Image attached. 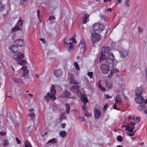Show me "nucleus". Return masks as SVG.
<instances>
[{
	"label": "nucleus",
	"mask_w": 147,
	"mask_h": 147,
	"mask_svg": "<svg viewBox=\"0 0 147 147\" xmlns=\"http://www.w3.org/2000/svg\"><path fill=\"white\" fill-rule=\"evenodd\" d=\"M40 40L41 41H42L44 43H45V39L43 38H41L40 39Z\"/></svg>",
	"instance_id": "e2e57ef3"
},
{
	"label": "nucleus",
	"mask_w": 147,
	"mask_h": 147,
	"mask_svg": "<svg viewBox=\"0 0 147 147\" xmlns=\"http://www.w3.org/2000/svg\"><path fill=\"white\" fill-rule=\"evenodd\" d=\"M94 117L96 119H98L101 113L97 109H94Z\"/></svg>",
	"instance_id": "4468645a"
},
{
	"label": "nucleus",
	"mask_w": 147,
	"mask_h": 147,
	"mask_svg": "<svg viewBox=\"0 0 147 147\" xmlns=\"http://www.w3.org/2000/svg\"><path fill=\"white\" fill-rule=\"evenodd\" d=\"M21 28L16 25L12 28L11 32L12 33L14 32L19 30H20Z\"/></svg>",
	"instance_id": "cd10ccee"
},
{
	"label": "nucleus",
	"mask_w": 147,
	"mask_h": 147,
	"mask_svg": "<svg viewBox=\"0 0 147 147\" xmlns=\"http://www.w3.org/2000/svg\"><path fill=\"white\" fill-rule=\"evenodd\" d=\"M15 43L16 44V45L18 47H21L24 46L25 45L24 41L20 39L16 40L15 41Z\"/></svg>",
	"instance_id": "f8f14e48"
},
{
	"label": "nucleus",
	"mask_w": 147,
	"mask_h": 147,
	"mask_svg": "<svg viewBox=\"0 0 147 147\" xmlns=\"http://www.w3.org/2000/svg\"><path fill=\"white\" fill-rule=\"evenodd\" d=\"M145 73L146 78H147V67L145 69Z\"/></svg>",
	"instance_id": "338daca9"
},
{
	"label": "nucleus",
	"mask_w": 147,
	"mask_h": 147,
	"mask_svg": "<svg viewBox=\"0 0 147 147\" xmlns=\"http://www.w3.org/2000/svg\"><path fill=\"white\" fill-rule=\"evenodd\" d=\"M69 40H72V43H76V39L74 38H69Z\"/></svg>",
	"instance_id": "864d4df0"
},
{
	"label": "nucleus",
	"mask_w": 147,
	"mask_h": 147,
	"mask_svg": "<svg viewBox=\"0 0 147 147\" xmlns=\"http://www.w3.org/2000/svg\"><path fill=\"white\" fill-rule=\"evenodd\" d=\"M123 127H126L125 130L127 131L130 128V125L129 124L127 125H125L124 126H123Z\"/></svg>",
	"instance_id": "49530a36"
},
{
	"label": "nucleus",
	"mask_w": 147,
	"mask_h": 147,
	"mask_svg": "<svg viewBox=\"0 0 147 147\" xmlns=\"http://www.w3.org/2000/svg\"><path fill=\"white\" fill-rule=\"evenodd\" d=\"M138 31H139L140 32H142L143 31L142 28L140 26H139L138 27Z\"/></svg>",
	"instance_id": "bf43d9fd"
},
{
	"label": "nucleus",
	"mask_w": 147,
	"mask_h": 147,
	"mask_svg": "<svg viewBox=\"0 0 147 147\" xmlns=\"http://www.w3.org/2000/svg\"><path fill=\"white\" fill-rule=\"evenodd\" d=\"M24 55L20 52L18 53L16 55L12 56V58L15 60L19 64L24 66L27 62L24 59Z\"/></svg>",
	"instance_id": "7ed1b4c3"
},
{
	"label": "nucleus",
	"mask_w": 147,
	"mask_h": 147,
	"mask_svg": "<svg viewBox=\"0 0 147 147\" xmlns=\"http://www.w3.org/2000/svg\"><path fill=\"white\" fill-rule=\"evenodd\" d=\"M146 108V105L145 103H143L140 104L138 107V110L140 111H143Z\"/></svg>",
	"instance_id": "4be33fe9"
},
{
	"label": "nucleus",
	"mask_w": 147,
	"mask_h": 147,
	"mask_svg": "<svg viewBox=\"0 0 147 147\" xmlns=\"http://www.w3.org/2000/svg\"><path fill=\"white\" fill-rule=\"evenodd\" d=\"M87 104H85L83 105L82 106V108L83 109L84 111H86V105Z\"/></svg>",
	"instance_id": "8fccbe9b"
},
{
	"label": "nucleus",
	"mask_w": 147,
	"mask_h": 147,
	"mask_svg": "<svg viewBox=\"0 0 147 147\" xmlns=\"http://www.w3.org/2000/svg\"><path fill=\"white\" fill-rule=\"evenodd\" d=\"M16 140L17 142V143L18 144H20L21 143V141L17 137L16 138Z\"/></svg>",
	"instance_id": "6e6d98bb"
},
{
	"label": "nucleus",
	"mask_w": 147,
	"mask_h": 147,
	"mask_svg": "<svg viewBox=\"0 0 147 147\" xmlns=\"http://www.w3.org/2000/svg\"><path fill=\"white\" fill-rule=\"evenodd\" d=\"M101 18L105 21H107L109 20V18L106 15H102L100 17Z\"/></svg>",
	"instance_id": "72a5a7b5"
},
{
	"label": "nucleus",
	"mask_w": 147,
	"mask_h": 147,
	"mask_svg": "<svg viewBox=\"0 0 147 147\" xmlns=\"http://www.w3.org/2000/svg\"><path fill=\"white\" fill-rule=\"evenodd\" d=\"M23 22V20H22L21 17H20L16 25L21 28L22 27Z\"/></svg>",
	"instance_id": "5701e85b"
},
{
	"label": "nucleus",
	"mask_w": 147,
	"mask_h": 147,
	"mask_svg": "<svg viewBox=\"0 0 147 147\" xmlns=\"http://www.w3.org/2000/svg\"><path fill=\"white\" fill-rule=\"evenodd\" d=\"M51 98H53L54 99H56V98L55 96H52L50 93H48L47 94V95H45V98L47 101H48Z\"/></svg>",
	"instance_id": "a211bd4d"
},
{
	"label": "nucleus",
	"mask_w": 147,
	"mask_h": 147,
	"mask_svg": "<svg viewBox=\"0 0 147 147\" xmlns=\"http://www.w3.org/2000/svg\"><path fill=\"white\" fill-rule=\"evenodd\" d=\"M55 19V18L54 16H50L49 18V20H53Z\"/></svg>",
	"instance_id": "603ef678"
},
{
	"label": "nucleus",
	"mask_w": 147,
	"mask_h": 147,
	"mask_svg": "<svg viewBox=\"0 0 147 147\" xmlns=\"http://www.w3.org/2000/svg\"><path fill=\"white\" fill-rule=\"evenodd\" d=\"M6 134L5 132H0V135L1 136H4Z\"/></svg>",
	"instance_id": "052dcab7"
},
{
	"label": "nucleus",
	"mask_w": 147,
	"mask_h": 147,
	"mask_svg": "<svg viewBox=\"0 0 147 147\" xmlns=\"http://www.w3.org/2000/svg\"><path fill=\"white\" fill-rule=\"evenodd\" d=\"M18 46L15 45H13L9 48V49L11 52H13L14 53L17 52L18 49Z\"/></svg>",
	"instance_id": "f3484780"
},
{
	"label": "nucleus",
	"mask_w": 147,
	"mask_h": 147,
	"mask_svg": "<svg viewBox=\"0 0 147 147\" xmlns=\"http://www.w3.org/2000/svg\"><path fill=\"white\" fill-rule=\"evenodd\" d=\"M85 116L87 117H91V113L88 112L87 110L85 111Z\"/></svg>",
	"instance_id": "c9c22d12"
},
{
	"label": "nucleus",
	"mask_w": 147,
	"mask_h": 147,
	"mask_svg": "<svg viewBox=\"0 0 147 147\" xmlns=\"http://www.w3.org/2000/svg\"><path fill=\"white\" fill-rule=\"evenodd\" d=\"M136 131V130L135 131L134 133H133V134H127V135L128 136H133L134 135Z\"/></svg>",
	"instance_id": "4d7b16f0"
},
{
	"label": "nucleus",
	"mask_w": 147,
	"mask_h": 147,
	"mask_svg": "<svg viewBox=\"0 0 147 147\" xmlns=\"http://www.w3.org/2000/svg\"><path fill=\"white\" fill-rule=\"evenodd\" d=\"M63 42L65 45V47H68L69 52H71V50L73 49V46L72 43L69 42L68 43L67 39L65 38L64 39Z\"/></svg>",
	"instance_id": "0eeeda50"
},
{
	"label": "nucleus",
	"mask_w": 147,
	"mask_h": 147,
	"mask_svg": "<svg viewBox=\"0 0 147 147\" xmlns=\"http://www.w3.org/2000/svg\"><path fill=\"white\" fill-rule=\"evenodd\" d=\"M104 96L105 97V98L106 99L109 98H112V96H110L109 95L106 94H105L104 95Z\"/></svg>",
	"instance_id": "5fc2aeb1"
},
{
	"label": "nucleus",
	"mask_w": 147,
	"mask_h": 147,
	"mask_svg": "<svg viewBox=\"0 0 147 147\" xmlns=\"http://www.w3.org/2000/svg\"><path fill=\"white\" fill-rule=\"evenodd\" d=\"M101 80H99L98 83V86L99 88L102 91H105L106 90V88L103 87L100 84Z\"/></svg>",
	"instance_id": "473e14b6"
},
{
	"label": "nucleus",
	"mask_w": 147,
	"mask_h": 147,
	"mask_svg": "<svg viewBox=\"0 0 147 147\" xmlns=\"http://www.w3.org/2000/svg\"><path fill=\"white\" fill-rule=\"evenodd\" d=\"M54 75L57 77H60L63 74L62 72L59 69H55L54 70Z\"/></svg>",
	"instance_id": "9b49d317"
},
{
	"label": "nucleus",
	"mask_w": 147,
	"mask_h": 147,
	"mask_svg": "<svg viewBox=\"0 0 147 147\" xmlns=\"http://www.w3.org/2000/svg\"><path fill=\"white\" fill-rule=\"evenodd\" d=\"M65 106L66 108V111L65 112V113H67L68 115L69 114L70 110V107L69 104L68 103H67L65 105Z\"/></svg>",
	"instance_id": "393cba45"
},
{
	"label": "nucleus",
	"mask_w": 147,
	"mask_h": 147,
	"mask_svg": "<svg viewBox=\"0 0 147 147\" xmlns=\"http://www.w3.org/2000/svg\"><path fill=\"white\" fill-rule=\"evenodd\" d=\"M19 72H21L22 73H20V75L17 74L16 77L14 78V81L16 83H22L23 81L22 79H24L28 78L29 70L28 69L27 66H23L19 69Z\"/></svg>",
	"instance_id": "f03ea898"
},
{
	"label": "nucleus",
	"mask_w": 147,
	"mask_h": 147,
	"mask_svg": "<svg viewBox=\"0 0 147 147\" xmlns=\"http://www.w3.org/2000/svg\"><path fill=\"white\" fill-rule=\"evenodd\" d=\"M111 50V48L108 47H102L100 59H103L105 61L106 63L109 65L111 64L112 67H114L115 59L113 54L110 51Z\"/></svg>",
	"instance_id": "f257e3e1"
},
{
	"label": "nucleus",
	"mask_w": 147,
	"mask_h": 147,
	"mask_svg": "<svg viewBox=\"0 0 147 147\" xmlns=\"http://www.w3.org/2000/svg\"><path fill=\"white\" fill-rule=\"evenodd\" d=\"M74 67H75L76 69L78 71L80 70V68L79 66L78 63L77 62H75L74 63Z\"/></svg>",
	"instance_id": "f704fd0d"
},
{
	"label": "nucleus",
	"mask_w": 147,
	"mask_h": 147,
	"mask_svg": "<svg viewBox=\"0 0 147 147\" xmlns=\"http://www.w3.org/2000/svg\"><path fill=\"white\" fill-rule=\"evenodd\" d=\"M135 121L137 122H139L140 121V118L139 117H136Z\"/></svg>",
	"instance_id": "0e129e2a"
},
{
	"label": "nucleus",
	"mask_w": 147,
	"mask_h": 147,
	"mask_svg": "<svg viewBox=\"0 0 147 147\" xmlns=\"http://www.w3.org/2000/svg\"><path fill=\"white\" fill-rule=\"evenodd\" d=\"M70 95V92L67 90H66L64 91L61 95V96L63 98H69Z\"/></svg>",
	"instance_id": "2eb2a0df"
},
{
	"label": "nucleus",
	"mask_w": 147,
	"mask_h": 147,
	"mask_svg": "<svg viewBox=\"0 0 147 147\" xmlns=\"http://www.w3.org/2000/svg\"><path fill=\"white\" fill-rule=\"evenodd\" d=\"M128 51L125 50H122L120 51L121 56L122 57H126L128 55Z\"/></svg>",
	"instance_id": "412c9836"
},
{
	"label": "nucleus",
	"mask_w": 147,
	"mask_h": 147,
	"mask_svg": "<svg viewBox=\"0 0 147 147\" xmlns=\"http://www.w3.org/2000/svg\"><path fill=\"white\" fill-rule=\"evenodd\" d=\"M111 71L114 74V73H117L119 72V70L117 68H114L112 69Z\"/></svg>",
	"instance_id": "c03bdc74"
},
{
	"label": "nucleus",
	"mask_w": 147,
	"mask_h": 147,
	"mask_svg": "<svg viewBox=\"0 0 147 147\" xmlns=\"http://www.w3.org/2000/svg\"><path fill=\"white\" fill-rule=\"evenodd\" d=\"M34 110V109L33 108L29 109L28 110V111L30 112H32Z\"/></svg>",
	"instance_id": "774afa93"
},
{
	"label": "nucleus",
	"mask_w": 147,
	"mask_h": 147,
	"mask_svg": "<svg viewBox=\"0 0 147 147\" xmlns=\"http://www.w3.org/2000/svg\"><path fill=\"white\" fill-rule=\"evenodd\" d=\"M65 118V116L64 115V113L61 114V115L60 116V117L59 118V120H62L63 119H64Z\"/></svg>",
	"instance_id": "58836bf2"
},
{
	"label": "nucleus",
	"mask_w": 147,
	"mask_h": 147,
	"mask_svg": "<svg viewBox=\"0 0 147 147\" xmlns=\"http://www.w3.org/2000/svg\"><path fill=\"white\" fill-rule=\"evenodd\" d=\"M28 0H20V5L22 7H24L27 4Z\"/></svg>",
	"instance_id": "bb28decb"
},
{
	"label": "nucleus",
	"mask_w": 147,
	"mask_h": 147,
	"mask_svg": "<svg viewBox=\"0 0 147 147\" xmlns=\"http://www.w3.org/2000/svg\"><path fill=\"white\" fill-rule=\"evenodd\" d=\"M80 96H81V100L83 102L84 104H87V102H88V100L87 98L84 95H82V94H81L80 95L79 97Z\"/></svg>",
	"instance_id": "6ab92c4d"
},
{
	"label": "nucleus",
	"mask_w": 147,
	"mask_h": 147,
	"mask_svg": "<svg viewBox=\"0 0 147 147\" xmlns=\"http://www.w3.org/2000/svg\"><path fill=\"white\" fill-rule=\"evenodd\" d=\"M116 104L117 103H115L113 104V108L114 109L118 110H119L117 107V105Z\"/></svg>",
	"instance_id": "13d9d810"
},
{
	"label": "nucleus",
	"mask_w": 147,
	"mask_h": 147,
	"mask_svg": "<svg viewBox=\"0 0 147 147\" xmlns=\"http://www.w3.org/2000/svg\"><path fill=\"white\" fill-rule=\"evenodd\" d=\"M4 8V6L2 4L0 3V12L2 11Z\"/></svg>",
	"instance_id": "de8ad7c7"
},
{
	"label": "nucleus",
	"mask_w": 147,
	"mask_h": 147,
	"mask_svg": "<svg viewBox=\"0 0 147 147\" xmlns=\"http://www.w3.org/2000/svg\"><path fill=\"white\" fill-rule=\"evenodd\" d=\"M112 8H109L107 9H106L105 11H110V12H111V11H112Z\"/></svg>",
	"instance_id": "680f3d73"
},
{
	"label": "nucleus",
	"mask_w": 147,
	"mask_h": 147,
	"mask_svg": "<svg viewBox=\"0 0 147 147\" xmlns=\"http://www.w3.org/2000/svg\"><path fill=\"white\" fill-rule=\"evenodd\" d=\"M109 66L103 64L101 65V68L102 72L104 74H107L109 71Z\"/></svg>",
	"instance_id": "6e6552de"
},
{
	"label": "nucleus",
	"mask_w": 147,
	"mask_h": 147,
	"mask_svg": "<svg viewBox=\"0 0 147 147\" xmlns=\"http://www.w3.org/2000/svg\"><path fill=\"white\" fill-rule=\"evenodd\" d=\"M57 140L56 139V138H53L49 140L47 143H47H50L53 144H56L57 143Z\"/></svg>",
	"instance_id": "c85d7f7f"
},
{
	"label": "nucleus",
	"mask_w": 147,
	"mask_h": 147,
	"mask_svg": "<svg viewBox=\"0 0 147 147\" xmlns=\"http://www.w3.org/2000/svg\"><path fill=\"white\" fill-rule=\"evenodd\" d=\"M66 126V124H65V123H63L62 124H61V127H62V128H64L65 126Z\"/></svg>",
	"instance_id": "69168bd1"
},
{
	"label": "nucleus",
	"mask_w": 147,
	"mask_h": 147,
	"mask_svg": "<svg viewBox=\"0 0 147 147\" xmlns=\"http://www.w3.org/2000/svg\"><path fill=\"white\" fill-rule=\"evenodd\" d=\"M28 117H31L30 120L33 121L34 120V119L35 118L36 114L34 112H31L28 114Z\"/></svg>",
	"instance_id": "b1692460"
},
{
	"label": "nucleus",
	"mask_w": 147,
	"mask_h": 147,
	"mask_svg": "<svg viewBox=\"0 0 147 147\" xmlns=\"http://www.w3.org/2000/svg\"><path fill=\"white\" fill-rule=\"evenodd\" d=\"M67 135V133L65 131H61L59 133V135L63 138L65 137Z\"/></svg>",
	"instance_id": "7c9ffc66"
},
{
	"label": "nucleus",
	"mask_w": 147,
	"mask_h": 147,
	"mask_svg": "<svg viewBox=\"0 0 147 147\" xmlns=\"http://www.w3.org/2000/svg\"><path fill=\"white\" fill-rule=\"evenodd\" d=\"M79 86L77 85H73L70 88L71 91L72 92H76L77 95L80 96V95L81 94V92L79 90Z\"/></svg>",
	"instance_id": "1a4fd4ad"
},
{
	"label": "nucleus",
	"mask_w": 147,
	"mask_h": 147,
	"mask_svg": "<svg viewBox=\"0 0 147 147\" xmlns=\"http://www.w3.org/2000/svg\"><path fill=\"white\" fill-rule=\"evenodd\" d=\"M68 76L69 77V80L70 84H79L76 80L74 79V77L72 74L70 73L69 74Z\"/></svg>",
	"instance_id": "9d476101"
},
{
	"label": "nucleus",
	"mask_w": 147,
	"mask_h": 147,
	"mask_svg": "<svg viewBox=\"0 0 147 147\" xmlns=\"http://www.w3.org/2000/svg\"><path fill=\"white\" fill-rule=\"evenodd\" d=\"M123 138L120 135L118 136L117 138V140L118 141L121 142L122 141Z\"/></svg>",
	"instance_id": "4c0bfd02"
},
{
	"label": "nucleus",
	"mask_w": 147,
	"mask_h": 147,
	"mask_svg": "<svg viewBox=\"0 0 147 147\" xmlns=\"http://www.w3.org/2000/svg\"><path fill=\"white\" fill-rule=\"evenodd\" d=\"M93 29L95 33H100L104 29V25L102 23H97L94 24Z\"/></svg>",
	"instance_id": "20e7f679"
},
{
	"label": "nucleus",
	"mask_w": 147,
	"mask_h": 147,
	"mask_svg": "<svg viewBox=\"0 0 147 147\" xmlns=\"http://www.w3.org/2000/svg\"><path fill=\"white\" fill-rule=\"evenodd\" d=\"M134 129L132 128H129L127 130V131H128V132H129V134H133V132Z\"/></svg>",
	"instance_id": "a18cd8bd"
},
{
	"label": "nucleus",
	"mask_w": 147,
	"mask_h": 147,
	"mask_svg": "<svg viewBox=\"0 0 147 147\" xmlns=\"http://www.w3.org/2000/svg\"><path fill=\"white\" fill-rule=\"evenodd\" d=\"M115 103L119 105H121L122 104V100L119 95L118 94L116 96L115 99Z\"/></svg>",
	"instance_id": "dca6fc26"
},
{
	"label": "nucleus",
	"mask_w": 147,
	"mask_h": 147,
	"mask_svg": "<svg viewBox=\"0 0 147 147\" xmlns=\"http://www.w3.org/2000/svg\"><path fill=\"white\" fill-rule=\"evenodd\" d=\"M130 127L131 128H133V129H134L135 128L134 126L136 124L135 123L131 121L130 122Z\"/></svg>",
	"instance_id": "37998d69"
},
{
	"label": "nucleus",
	"mask_w": 147,
	"mask_h": 147,
	"mask_svg": "<svg viewBox=\"0 0 147 147\" xmlns=\"http://www.w3.org/2000/svg\"><path fill=\"white\" fill-rule=\"evenodd\" d=\"M3 145L5 147L9 144V142L7 140H3Z\"/></svg>",
	"instance_id": "e433bc0d"
},
{
	"label": "nucleus",
	"mask_w": 147,
	"mask_h": 147,
	"mask_svg": "<svg viewBox=\"0 0 147 147\" xmlns=\"http://www.w3.org/2000/svg\"><path fill=\"white\" fill-rule=\"evenodd\" d=\"M130 5V0H127L125 2V5L127 7H128Z\"/></svg>",
	"instance_id": "ea45409f"
},
{
	"label": "nucleus",
	"mask_w": 147,
	"mask_h": 147,
	"mask_svg": "<svg viewBox=\"0 0 147 147\" xmlns=\"http://www.w3.org/2000/svg\"><path fill=\"white\" fill-rule=\"evenodd\" d=\"M80 46L81 48L83 49H85L86 47V45L85 41L84 40H82L80 43Z\"/></svg>",
	"instance_id": "aec40b11"
},
{
	"label": "nucleus",
	"mask_w": 147,
	"mask_h": 147,
	"mask_svg": "<svg viewBox=\"0 0 147 147\" xmlns=\"http://www.w3.org/2000/svg\"><path fill=\"white\" fill-rule=\"evenodd\" d=\"M106 83V87L110 89L112 87V85L111 84V83L109 82V81H107L105 82Z\"/></svg>",
	"instance_id": "2f4dec72"
},
{
	"label": "nucleus",
	"mask_w": 147,
	"mask_h": 147,
	"mask_svg": "<svg viewBox=\"0 0 147 147\" xmlns=\"http://www.w3.org/2000/svg\"><path fill=\"white\" fill-rule=\"evenodd\" d=\"M51 92L52 94L54 96L55 95L56 90L55 89V86L53 85L52 86L51 89Z\"/></svg>",
	"instance_id": "a878e982"
},
{
	"label": "nucleus",
	"mask_w": 147,
	"mask_h": 147,
	"mask_svg": "<svg viewBox=\"0 0 147 147\" xmlns=\"http://www.w3.org/2000/svg\"><path fill=\"white\" fill-rule=\"evenodd\" d=\"M89 17V15L86 14H85L83 16L82 18V21L83 24H85L88 21Z\"/></svg>",
	"instance_id": "ddd939ff"
},
{
	"label": "nucleus",
	"mask_w": 147,
	"mask_h": 147,
	"mask_svg": "<svg viewBox=\"0 0 147 147\" xmlns=\"http://www.w3.org/2000/svg\"><path fill=\"white\" fill-rule=\"evenodd\" d=\"M141 90H142V92H141V95L142 94V91H143V89L141 88H138L137 90H136V91L135 92H136H136L137 91L138 92V93L139 94L140 92V91Z\"/></svg>",
	"instance_id": "79ce46f5"
},
{
	"label": "nucleus",
	"mask_w": 147,
	"mask_h": 147,
	"mask_svg": "<svg viewBox=\"0 0 147 147\" xmlns=\"http://www.w3.org/2000/svg\"><path fill=\"white\" fill-rule=\"evenodd\" d=\"M40 11L39 9H38L37 11V16L39 20H40Z\"/></svg>",
	"instance_id": "09e8293b"
},
{
	"label": "nucleus",
	"mask_w": 147,
	"mask_h": 147,
	"mask_svg": "<svg viewBox=\"0 0 147 147\" xmlns=\"http://www.w3.org/2000/svg\"><path fill=\"white\" fill-rule=\"evenodd\" d=\"M25 147H32L30 142L26 140L24 142Z\"/></svg>",
	"instance_id": "c756f323"
},
{
	"label": "nucleus",
	"mask_w": 147,
	"mask_h": 147,
	"mask_svg": "<svg viewBox=\"0 0 147 147\" xmlns=\"http://www.w3.org/2000/svg\"><path fill=\"white\" fill-rule=\"evenodd\" d=\"M101 38V36L100 34L94 33L91 34V40L94 44L98 42Z\"/></svg>",
	"instance_id": "39448f33"
},
{
	"label": "nucleus",
	"mask_w": 147,
	"mask_h": 147,
	"mask_svg": "<svg viewBox=\"0 0 147 147\" xmlns=\"http://www.w3.org/2000/svg\"><path fill=\"white\" fill-rule=\"evenodd\" d=\"M142 90L140 91V92L138 93L137 91L136 92V96L137 97L135 99L136 102L140 104H143L145 101L144 98L141 96Z\"/></svg>",
	"instance_id": "423d86ee"
},
{
	"label": "nucleus",
	"mask_w": 147,
	"mask_h": 147,
	"mask_svg": "<svg viewBox=\"0 0 147 147\" xmlns=\"http://www.w3.org/2000/svg\"><path fill=\"white\" fill-rule=\"evenodd\" d=\"M113 73L111 71L110 74L108 76V78H111L113 75Z\"/></svg>",
	"instance_id": "3c124183"
},
{
	"label": "nucleus",
	"mask_w": 147,
	"mask_h": 147,
	"mask_svg": "<svg viewBox=\"0 0 147 147\" xmlns=\"http://www.w3.org/2000/svg\"><path fill=\"white\" fill-rule=\"evenodd\" d=\"M87 75L90 78H92L93 73L92 72H88L87 73Z\"/></svg>",
	"instance_id": "a19ab883"
}]
</instances>
